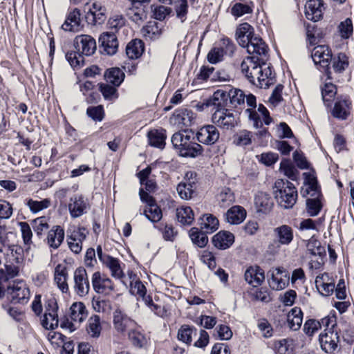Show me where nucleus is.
<instances>
[{
	"label": "nucleus",
	"instance_id": "obj_1",
	"mask_svg": "<svg viewBox=\"0 0 354 354\" xmlns=\"http://www.w3.org/2000/svg\"><path fill=\"white\" fill-rule=\"evenodd\" d=\"M235 37L238 44L245 48L249 54L261 56L260 60L262 61L268 54L267 45L261 38L254 35V28L248 23H243L236 28Z\"/></svg>",
	"mask_w": 354,
	"mask_h": 354
},
{
	"label": "nucleus",
	"instance_id": "obj_2",
	"mask_svg": "<svg viewBox=\"0 0 354 354\" xmlns=\"http://www.w3.org/2000/svg\"><path fill=\"white\" fill-rule=\"evenodd\" d=\"M274 194L279 204L284 208L292 207L297 199V191L294 185L283 179L274 183Z\"/></svg>",
	"mask_w": 354,
	"mask_h": 354
},
{
	"label": "nucleus",
	"instance_id": "obj_3",
	"mask_svg": "<svg viewBox=\"0 0 354 354\" xmlns=\"http://www.w3.org/2000/svg\"><path fill=\"white\" fill-rule=\"evenodd\" d=\"M214 104L217 106L216 110L212 115L213 123L223 129H231L236 126L238 117L231 109L224 108L221 102L215 101Z\"/></svg>",
	"mask_w": 354,
	"mask_h": 354
},
{
	"label": "nucleus",
	"instance_id": "obj_4",
	"mask_svg": "<svg viewBox=\"0 0 354 354\" xmlns=\"http://www.w3.org/2000/svg\"><path fill=\"white\" fill-rule=\"evenodd\" d=\"M268 54L263 59L260 60L261 56L253 55L245 57L241 64V71L245 74L250 82H254V78L261 71V65L267 59Z\"/></svg>",
	"mask_w": 354,
	"mask_h": 354
},
{
	"label": "nucleus",
	"instance_id": "obj_5",
	"mask_svg": "<svg viewBox=\"0 0 354 354\" xmlns=\"http://www.w3.org/2000/svg\"><path fill=\"white\" fill-rule=\"evenodd\" d=\"M220 98L223 101L229 99V104L231 108L240 110L244 107L245 95L240 89H231L229 92L218 90L214 94V100L218 102Z\"/></svg>",
	"mask_w": 354,
	"mask_h": 354
},
{
	"label": "nucleus",
	"instance_id": "obj_6",
	"mask_svg": "<svg viewBox=\"0 0 354 354\" xmlns=\"http://www.w3.org/2000/svg\"><path fill=\"white\" fill-rule=\"evenodd\" d=\"M73 288L75 293L80 297H85L88 294L90 283L84 268L79 267L75 270Z\"/></svg>",
	"mask_w": 354,
	"mask_h": 354
},
{
	"label": "nucleus",
	"instance_id": "obj_7",
	"mask_svg": "<svg viewBox=\"0 0 354 354\" xmlns=\"http://www.w3.org/2000/svg\"><path fill=\"white\" fill-rule=\"evenodd\" d=\"M8 292L12 301L17 303H26L30 297V291L23 281H15L8 287Z\"/></svg>",
	"mask_w": 354,
	"mask_h": 354
},
{
	"label": "nucleus",
	"instance_id": "obj_8",
	"mask_svg": "<svg viewBox=\"0 0 354 354\" xmlns=\"http://www.w3.org/2000/svg\"><path fill=\"white\" fill-rule=\"evenodd\" d=\"M74 47L79 54L90 56L96 50L95 40L90 35H77L74 40Z\"/></svg>",
	"mask_w": 354,
	"mask_h": 354
},
{
	"label": "nucleus",
	"instance_id": "obj_9",
	"mask_svg": "<svg viewBox=\"0 0 354 354\" xmlns=\"http://www.w3.org/2000/svg\"><path fill=\"white\" fill-rule=\"evenodd\" d=\"M352 109V102L348 97H338L331 110L332 115L339 120H344L348 118L351 114Z\"/></svg>",
	"mask_w": 354,
	"mask_h": 354
},
{
	"label": "nucleus",
	"instance_id": "obj_10",
	"mask_svg": "<svg viewBox=\"0 0 354 354\" xmlns=\"http://www.w3.org/2000/svg\"><path fill=\"white\" fill-rule=\"evenodd\" d=\"M68 207L71 216L75 218L86 213L89 205L82 195L75 194L70 198Z\"/></svg>",
	"mask_w": 354,
	"mask_h": 354
},
{
	"label": "nucleus",
	"instance_id": "obj_11",
	"mask_svg": "<svg viewBox=\"0 0 354 354\" xmlns=\"http://www.w3.org/2000/svg\"><path fill=\"white\" fill-rule=\"evenodd\" d=\"M339 336L337 330H326L319 335L321 348L327 353H333L338 347Z\"/></svg>",
	"mask_w": 354,
	"mask_h": 354
},
{
	"label": "nucleus",
	"instance_id": "obj_12",
	"mask_svg": "<svg viewBox=\"0 0 354 354\" xmlns=\"http://www.w3.org/2000/svg\"><path fill=\"white\" fill-rule=\"evenodd\" d=\"M113 324L114 329L121 334L136 327V322L120 310L114 311Z\"/></svg>",
	"mask_w": 354,
	"mask_h": 354
},
{
	"label": "nucleus",
	"instance_id": "obj_13",
	"mask_svg": "<svg viewBox=\"0 0 354 354\" xmlns=\"http://www.w3.org/2000/svg\"><path fill=\"white\" fill-rule=\"evenodd\" d=\"M107 17V10L100 2H94L86 15L89 24L100 25L103 24Z\"/></svg>",
	"mask_w": 354,
	"mask_h": 354
},
{
	"label": "nucleus",
	"instance_id": "obj_14",
	"mask_svg": "<svg viewBox=\"0 0 354 354\" xmlns=\"http://www.w3.org/2000/svg\"><path fill=\"white\" fill-rule=\"evenodd\" d=\"M91 281L93 289L97 293L109 295L114 290V285L111 279L102 276L99 272L93 274Z\"/></svg>",
	"mask_w": 354,
	"mask_h": 354
},
{
	"label": "nucleus",
	"instance_id": "obj_15",
	"mask_svg": "<svg viewBox=\"0 0 354 354\" xmlns=\"http://www.w3.org/2000/svg\"><path fill=\"white\" fill-rule=\"evenodd\" d=\"M194 175L195 174L192 171L187 172L184 180L176 187L177 193L182 199H189L194 194L196 188V179L193 178Z\"/></svg>",
	"mask_w": 354,
	"mask_h": 354
},
{
	"label": "nucleus",
	"instance_id": "obj_16",
	"mask_svg": "<svg viewBox=\"0 0 354 354\" xmlns=\"http://www.w3.org/2000/svg\"><path fill=\"white\" fill-rule=\"evenodd\" d=\"M311 57L315 64L323 68H328L333 59L331 51L324 45L315 46L312 50Z\"/></svg>",
	"mask_w": 354,
	"mask_h": 354
},
{
	"label": "nucleus",
	"instance_id": "obj_17",
	"mask_svg": "<svg viewBox=\"0 0 354 354\" xmlns=\"http://www.w3.org/2000/svg\"><path fill=\"white\" fill-rule=\"evenodd\" d=\"M219 137L218 130L212 124L201 127L196 133L198 141L207 145L214 144L219 139Z\"/></svg>",
	"mask_w": 354,
	"mask_h": 354
},
{
	"label": "nucleus",
	"instance_id": "obj_18",
	"mask_svg": "<svg viewBox=\"0 0 354 354\" xmlns=\"http://www.w3.org/2000/svg\"><path fill=\"white\" fill-rule=\"evenodd\" d=\"M194 119V113L187 109H180L174 111L170 118V122L178 127H189Z\"/></svg>",
	"mask_w": 354,
	"mask_h": 354
},
{
	"label": "nucleus",
	"instance_id": "obj_19",
	"mask_svg": "<svg viewBox=\"0 0 354 354\" xmlns=\"http://www.w3.org/2000/svg\"><path fill=\"white\" fill-rule=\"evenodd\" d=\"M315 286L319 292L325 297L332 295L335 290V281L328 273H323L317 276Z\"/></svg>",
	"mask_w": 354,
	"mask_h": 354
},
{
	"label": "nucleus",
	"instance_id": "obj_20",
	"mask_svg": "<svg viewBox=\"0 0 354 354\" xmlns=\"http://www.w3.org/2000/svg\"><path fill=\"white\" fill-rule=\"evenodd\" d=\"M80 10L77 8H75L71 11L62 24V28L66 31L71 32H79L82 29L83 25H82Z\"/></svg>",
	"mask_w": 354,
	"mask_h": 354
},
{
	"label": "nucleus",
	"instance_id": "obj_21",
	"mask_svg": "<svg viewBox=\"0 0 354 354\" xmlns=\"http://www.w3.org/2000/svg\"><path fill=\"white\" fill-rule=\"evenodd\" d=\"M323 2L322 0H309L305 5V15L308 20L317 21L323 15Z\"/></svg>",
	"mask_w": 354,
	"mask_h": 354
},
{
	"label": "nucleus",
	"instance_id": "obj_22",
	"mask_svg": "<svg viewBox=\"0 0 354 354\" xmlns=\"http://www.w3.org/2000/svg\"><path fill=\"white\" fill-rule=\"evenodd\" d=\"M103 264L109 268L113 277L120 279L123 284L127 285L126 277L119 259L113 257H106L103 259Z\"/></svg>",
	"mask_w": 354,
	"mask_h": 354
},
{
	"label": "nucleus",
	"instance_id": "obj_23",
	"mask_svg": "<svg viewBox=\"0 0 354 354\" xmlns=\"http://www.w3.org/2000/svg\"><path fill=\"white\" fill-rule=\"evenodd\" d=\"M244 278L247 283L257 287L265 279L264 271L259 266H250L245 270Z\"/></svg>",
	"mask_w": 354,
	"mask_h": 354
},
{
	"label": "nucleus",
	"instance_id": "obj_24",
	"mask_svg": "<svg viewBox=\"0 0 354 354\" xmlns=\"http://www.w3.org/2000/svg\"><path fill=\"white\" fill-rule=\"evenodd\" d=\"M99 41L107 55H113L116 53L118 48V41L115 34L104 32L100 35Z\"/></svg>",
	"mask_w": 354,
	"mask_h": 354
},
{
	"label": "nucleus",
	"instance_id": "obj_25",
	"mask_svg": "<svg viewBox=\"0 0 354 354\" xmlns=\"http://www.w3.org/2000/svg\"><path fill=\"white\" fill-rule=\"evenodd\" d=\"M234 241V236L227 231H221L212 237V243L220 250L230 248Z\"/></svg>",
	"mask_w": 354,
	"mask_h": 354
},
{
	"label": "nucleus",
	"instance_id": "obj_26",
	"mask_svg": "<svg viewBox=\"0 0 354 354\" xmlns=\"http://www.w3.org/2000/svg\"><path fill=\"white\" fill-rule=\"evenodd\" d=\"M64 239V230L59 225L53 226L50 230L48 231L47 235V243L53 248L57 249Z\"/></svg>",
	"mask_w": 354,
	"mask_h": 354
},
{
	"label": "nucleus",
	"instance_id": "obj_27",
	"mask_svg": "<svg viewBox=\"0 0 354 354\" xmlns=\"http://www.w3.org/2000/svg\"><path fill=\"white\" fill-rule=\"evenodd\" d=\"M88 316V311L82 302H74L70 307V317L75 324H81Z\"/></svg>",
	"mask_w": 354,
	"mask_h": 354
},
{
	"label": "nucleus",
	"instance_id": "obj_28",
	"mask_svg": "<svg viewBox=\"0 0 354 354\" xmlns=\"http://www.w3.org/2000/svg\"><path fill=\"white\" fill-rule=\"evenodd\" d=\"M283 272V269L281 268H276L270 270L268 272V283L270 286L276 290L284 289L287 285V282L285 279L278 276Z\"/></svg>",
	"mask_w": 354,
	"mask_h": 354
},
{
	"label": "nucleus",
	"instance_id": "obj_29",
	"mask_svg": "<svg viewBox=\"0 0 354 354\" xmlns=\"http://www.w3.org/2000/svg\"><path fill=\"white\" fill-rule=\"evenodd\" d=\"M246 216V212L243 207L235 205L227 210L225 219L232 225H238L242 223Z\"/></svg>",
	"mask_w": 354,
	"mask_h": 354
},
{
	"label": "nucleus",
	"instance_id": "obj_30",
	"mask_svg": "<svg viewBox=\"0 0 354 354\" xmlns=\"http://www.w3.org/2000/svg\"><path fill=\"white\" fill-rule=\"evenodd\" d=\"M195 138H190L186 145L179 151L180 156L183 157H191L195 158L202 154L203 147L202 146L195 142Z\"/></svg>",
	"mask_w": 354,
	"mask_h": 354
},
{
	"label": "nucleus",
	"instance_id": "obj_31",
	"mask_svg": "<svg viewBox=\"0 0 354 354\" xmlns=\"http://www.w3.org/2000/svg\"><path fill=\"white\" fill-rule=\"evenodd\" d=\"M273 205V200L269 194L265 192H259L257 194L255 205L258 212L268 213L272 209Z\"/></svg>",
	"mask_w": 354,
	"mask_h": 354
},
{
	"label": "nucleus",
	"instance_id": "obj_32",
	"mask_svg": "<svg viewBox=\"0 0 354 354\" xmlns=\"http://www.w3.org/2000/svg\"><path fill=\"white\" fill-rule=\"evenodd\" d=\"M166 137L165 130L162 129H152L147 133L149 145L160 149L165 147Z\"/></svg>",
	"mask_w": 354,
	"mask_h": 354
},
{
	"label": "nucleus",
	"instance_id": "obj_33",
	"mask_svg": "<svg viewBox=\"0 0 354 354\" xmlns=\"http://www.w3.org/2000/svg\"><path fill=\"white\" fill-rule=\"evenodd\" d=\"M67 277L68 274L66 267L60 264L57 265L55 269V281L62 292H67L68 291Z\"/></svg>",
	"mask_w": 354,
	"mask_h": 354
},
{
	"label": "nucleus",
	"instance_id": "obj_34",
	"mask_svg": "<svg viewBox=\"0 0 354 354\" xmlns=\"http://www.w3.org/2000/svg\"><path fill=\"white\" fill-rule=\"evenodd\" d=\"M271 75L272 73L270 67L266 66L264 63L261 65V71L259 73V75L255 76L254 78V82L251 83L259 88H266L268 87L271 83Z\"/></svg>",
	"mask_w": 354,
	"mask_h": 354
},
{
	"label": "nucleus",
	"instance_id": "obj_35",
	"mask_svg": "<svg viewBox=\"0 0 354 354\" xmlns=\"http://www.w3.org/2000/svg\"><path fill=\"white\" fill-rule=\"evenodd\" d=\"M279 243L281 245H288L293 239V231L286 225L276 227L274 230Z\"/></svg>",
	"mask_w": 354,
	"mask_h": 354
},
{
	"label": "nucleus",
	"instance_id": "obj_36",
	"mask_svg": "<svg viewBox=\"0 0 354 354\" xmlns=\"http://www.w3.org/2000/svg\"><path fill=\"white\" fill-rule=\"evenodd\" d=\"M190 138H195L194 132L185 130L175 133L171 137V142L174 147L179 151Z\"/></svg>",
	"mask_w": 354,
	"mask_h": 354
},
{
	"label": "nucleus",
	"instance_id": "obj_37",
	"mask_svg": "<svg viewBox=\"0 0 354 354\" xmlns=\"http://www.w3.org/2000/svg\"><path fill=\"white\" fill-rule=\"evenodd\" d=\"M125 75L119 68H111L104 73V77L107 83L115 86H119L124 81Z\"/></svg>",
	"mask_w": 354,
	"mask_h": 354
},
{
	"label": "nucleus",
	"instance_id": "obj_38",
	"mask_svg": "<svg viewBox=\"0 0 354 354\" xmlns=\"http://www.w3.org/2000/svg\"><path fill=\"white\" fill-rule=\"evenodd\" d=\"M303 320V313L300 308H292L287 315V322L288 327L292 330H297L301 326Z\"/></svg>",
	"mask_w": 354,
	"mask_h": 354
},
{
	"label": "nucleus",
	"instance_id": "obj_39",
	"mask_svg": "<svg viewBox=\"0 0 354 354\" xmlns=\"http://www.w3.org/2000/svg\"><path fill=\"white\" fill-rule=\"evenodd\" d=\"M144 51V44L140 39L130 41L126 47V54L131 59H137L141 56Z\"/></svg>",
	"mask_w": 354,
	"mask_h": 354
},
{
	"label": "nucleus",
	"instance_id": "obj_40",
	"mask_svg": "<svg viewBox=\"0 0 354 354\" xmlns=\"http://www.w3.org/2000/svg\"><path fill=\"white\" fill-rule=\"evenodd\" d=\"M129 339L134 346L138 348L144 347L147 340L145 335L142 333L140 328L136 324V327H133L128 333Z\"/></svg>",
	"mask_w": 354,
	"mask_h": 354
},
{
	"label": "nucleus",
	"instance_id": "obj_41",
	"mask_svg": "<svg viewBox=\"0 0 354 354\" xmlns=\"http://www.w3.org/2000/svg\"><path fill=\"white\" fill-rule=\"evenodd\" d=\"M201 220V229L204 230L206 233H212L218 228L219 222L218 218L211 214L203 215Z\"/></svg>",
	"mask_w": 354,
	"mask_h": 354
},
{
	"label": "nucleus",
	"instance_id": "obj_42",
	"mask_svg": "<svg viewBox=\"0 0 354 354\" xmlns=\"http://www.w3.org/2000/svg\"><path fill=\"white\" fill-rule=\"evenodd\" d=\"M86 331L90 337L97 338L102 331L101 320L98 315H94L89 317L86 326Z\"/></svg>",
	"mask_w": 354,
	"mask_h": 354
},
{
	"label": "nucleus",
	"instance_id": "obj_43",
	"mask_svg": "<svg viewBox=\"0 0 354 354\" xmlns=\"http://www.w3.org/2000/svg\"><path fill=\"white\" fill-rule=\"evenodd\" d=\"M176 217L181 224L190 225L194 219V214L190 207L182 206L176 209Z\"/></svg>",
	"mask_w": 354,
	"mask_h": 354
},
{
	"label": "nucleus",
	"instance_id": "obj_44",
	"mask_svg": "<svg viewBox=\"0 0 354 354\" xmlns=\"http://www.w3.org/2000/svg\"><path fill=\"white\" fill-rule=\"evenodd\" d=\"M279 171L292 180H297L299 172L290 160L284 159L280 163Z\"/></svg>",
	"mask_w": 354,
	"mask_h": 354
},
{
	"label": "nucleus",
	"instance_id": "obj_45",
	"mask_svg": "<svg viewBox=\"0 0 354 354\" xmlns=\"http://www.w3.org/2000/svg\"><path fill=\"white\" fill-rule=\"evenodd\" d=\"M312 196L314 198L306 200V212L309 216H315L319 213L322 207L320 199L321 194L319 193V196L316 194Z\"/></svg>",
	"mask_w": 354,
	"mask_h": 354
},
{
	"label": "nucleus",
	"instance_id": "obj_46",
	"mask_svg": "<svg viewBox=\"0 0 354 354\" xmlns=\"http://www.w3.org/2000/svg\"><path fill=\"white\" fill-rule=\"evenodd\" d=\"M88 233V230L84 227L71 226L67 230V240L84 241Z\"/></svg>",
	"mask_w": 354,
	"mask_h": 354
},
{
	"label": "nucleus",
	"instance_id": "obj_47",
	"mask_svg": "<svg viewBox=\"0 0 354 354\" xmlns=\"http://www.w3.org/2000/svg\"><path fill=\"white\" fill-rule=\"evenodd\" d=\"M197 330L195 328L187 325H183L178 330V338L179 340L189 344L192 341V337H196Z\"/></svg>",
	"mask_w": 354,
	"mask_h": 354
},
{
	"label": "nucleus",
	"instance_id": "obj_48",
	"mask_svg": "<svg viewBox=\"0 0 354 354\" xmlns=\"http://www.w3.org/2000/svg\"><path fill=\"white\" fill-rule=\"evenodd\" d=\"M189 234L192 243L200 248H204L208 243V237L206 234L199 231L196 227H192Z\"/></svg>",
	"mask_w": 354,
	"mask_h": 354
},
{
	"label": "nucleus",
	"instance_id": "obj_49",
	"mask_svg": "<svg viewBox=\"0 0 354 354\" xmlns=\"http://www.w3.org/2000/svg\"><path fill=\"white\" fill-rule=\"evenodd\" d=\"M162 33L161 29L156 22H149L142 28V34L147 39H156Z\"/></svg>",
	"mask_w": 354,
	"mask_h": 354
},
{
	"label": "nucleus",
	"instance_id": "obj_50",
	"mask_svg": "<svg viewBox=\"0 0 354 354\" xmlns=\"http://www.w3.org/2000/svg\"><path fill=\"white\" fill-rule=\"evenodd\" d=\"M333 68L335 73H342L348 66V58L344 53H339L332 59Z\"/></svg>",
	"mask_w": 354,
	"mask_h": 354
},
{
	"label": "nucleus",
	"instance_id": "obj_51",
	"mask_svg": "<svg viewBox=\"0 0 354 354\" xmlns=\"http://www.w3.org/2000/svg\"><path fill=\"white\" fill-rule=\"evenodd\" d=\"M337 94V87L335 84L328 82L326 83L322 88V96L324 103L329 106Z\"/></svg>",
	"mask_w": 354,
	"mask_h": 354
},
{
	"label": "nucleus",
	"instance_id": "obj_52",
	"mask_svg": "<svg viewBox=\"0 0 354 354\" xmlns=\"http://www.w3.org/2000/svg\"><path fill=\"white\" fill-rule=\"evenodd\" d=\"M117 86H110L108 84H99V89L102 93L104 98L106 100L112 101L118 97V93L116 88Z\"/></svg>",
	"mask_w": 354,
	"mask_h": 354
},
{
	"label": "nucleus",
	"instance_id": "obj_53",
	"mask_svg": "<svg viewBox=\"0 0 354 354\" xmlns=\"http://www.w3.org/2000/svg\"><path fill=\"white\" fill-rule=\"evenodd\" d=\"M174 10L178 19L184 22L188 12V5L187 0H174Z\"/></svg>",
	"mask_w": 354,
	"mask_h": 354
},
{
	"label": "nucleus",
	"instance_id": "obj_54",
	"mask_svg": "<svg viewBox=\"0 0 354 354\" xmlns=\"http://www.w3.org/2000/svg\"><path fill=\"white\" fill-rule=\"evenodd\" d=\"M275 348L278 354H293V341L288 339H283L275 343Z\"/></svg>",
	"mask_w": 354,
	"mask_h": 354
},
{
	"label": "nucleus",
	"instance_id": "obj_55",
	"mask_svg": "<svg viewBox=\"0 0 354 354\" xmlns=\"http://www.w3.org/2000/svg\"><path fill=\"white\" fill-rule=\"evenodd\" d=\"M218 200L221 207H226L234 202L235 198L230 189L224 187L220 192Z\"/></svg>",
	"mask_w": 354,
	"mask_h": 354
},
{
	"label": "nucleus",
	"instance_id": "obj_56",
	"mask_svg": "<svg viewBox=\"0 0 354 354\" xmlns=\"http://www.w3.org/2000/svg\"><path fill=\"white\" fill-rule=\"evenodd\" d=\"M305 180L306 185L308 186L307 189V193L310 194L311 196H315L316 194L319 195L320 190L317 184V180L314 174L311 173H304Z\"/></svg>",
	"mask_w": 354,
	"mask_h": 354
},
{
	"label": "nucleus",
	"instance_id": "obj_57",
	"mask_svg": "<svg viewBox=\"0 0 354 354\" xmlns=\"http://www.w3.org/2000/svg\"><path fill=\"white\" fill-rule=\"evenodd\" d=\"M144 214L149 220L153 223L159 221L162 216L160 208L155 203L147 206L144 211Z\"/></svg>",
	"mask_w": 354,
	"mask_h": 354
},
{
	"label": "nucleus",
	"instance_id": "obj_58",
	"mask_svg": "<svg viewBox=\"0 0 354 354\" xmlns=\"http://www.w3.org/2000/svg\"><path fill=\"white\" fill-rule=\"evenodd\" d=\"M338 32L342 39H348L353 32V26L351 19L346 18L338 26Z\"/></svg>",
	"mask_w": 354,
	"mask_h": 354
},
{
	"label": "nucleus",
	"instance_id": "obj_59",
	"mask_svg": "<svg viewBox=\"0 0 354 354\" xmlns=\"http://www.w3.org/2000/svg\"><path fill=\"white\" fill-rule=\"evenodd\" d=\"M57 313H44L41 319V325L47 330H53L58 326Z\"/></svg>",
	"mask_w": 354,
	"mask_h": 354
},
{
	"label": "nucleus",
	"instance_id": "obj_60",
	"mask_svg": "<svg viewBox=\"0 0 354 354\" xmlns=\"http://www.w3.org/2000/svg\"><path fill=\"white\" fill-rule=\"evenodd\" d=\"M32 225L34 232L39 236H41L49 228L48 219L45 216L34 219Z\"/></svg>",
	"mask_w": 354,
	"mask_h": 354
},
{
	"label": "nucleus",
	"instance_id": "obj_61",
	"mask_svg": "<svg viewBox=\"0 0 354 354\" xmlns=\"http://www.w3.org/2000/svg\"><path fill=\"white\" fill-rule=\"evenodd\" d=\"M252 137V132L248 130H242L234 136V142L238 146H246L251 144Z\"/></svg>",
	"mask_w": 354,
	"mask_h": 354
},
{
	"label": "nucleus",
	"instance_id": "obj_62",
	"mask_svg": "<svg viewBox=\"0 0 354 354\" xmlns=\"http://www.w3.org/2000/svg\"><path fill=\"white\" fill-rule=\"evenodd\" d=\"M27 205L31 212L37 213L39 211L48 208L50 205V200L48 198H45L42 201H37L32 199H29L27 202Z\"/></svg>",
	"mask_w": 354,
	"mask_h": 354
},
{
	"label": "nucleus",
	"instance_id": "obj_63",
	"mask_svg": "<svg viewBox=\"0 0 354 354\" xmlns=\"http://www.w3.org/2000/svg\"><path fill=\"white\" fill-rule=\"evenodd\" d=\"M307 251L313 256L321 257L324 252V248L321 245V243L316 239H310L307 244Z\"/></svg>",
	"mask_w": 354,
	"mask_h": 354
},
{
	"label": "nucleus",
	"instance_id": "obj_64",
	"mask_svg": "<svg viewBox=\"0 0 354 354\" xmlns=\"http://www.w3.org/2000/svg\"><path fill=\"white\" fill-rule=\"evenodd\" d=\"M252 12V9L250 6L241 3H236L231 8L232 15L236 17H242Z\"/></svg>",
	"mask_w": 354,
	"mask_h": 354
}]
</instances>
